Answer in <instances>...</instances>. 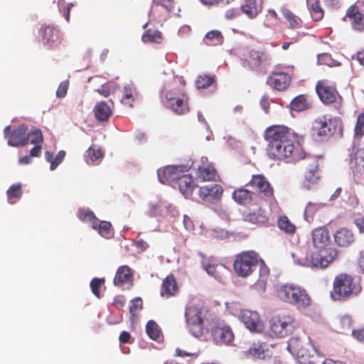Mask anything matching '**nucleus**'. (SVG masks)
I'll list each match as a JSON object with an SVG mask.
<instances>
[{"label":"nucleus","mask_w":364,"mask_h":364,"mask_svg":"<svg viewBox=\"0 0 364 364\" xmlns=\"http://www.w3.org/2000/svg\"><path fill=\"white\" fill-rule=\"evenodd\" d=\"M314 251L302 247L291 253L295 265L311 269H324L338 257V250L331 245L329 232L325 227L314 229L311 233Z\"/></svg>","instance_id":"obj_1"},{"label":"nucleus","mask_w":364,"mask_h":364,"mask_svg":"<svg viewBox=\"0 0 364 364\" xmlns=\"http://www.w3.org/2000/svg\"><path fill=\"white\" fill-rule=\"evenodd\" d=\"M163 102L177 114H185L189 112L188 96L184 85H177L176 82L164 87L161 92Z\"/></svg>","instance_id":"obj_2"},{"label":"nucleus","mask_w":364,"mask_h":364,"mask_svg":"<svg viewBox=\"0 0 364 364\" xmlns=\"http://www.w3.org/2000/svg\"><path fill=\"white\" fill-rule=\"evenodd\" d=\"M277 145L279 148L276 152L272 150V147H267V152L270 159L296 163L305 158L304 149L299 143H294V139L284 141Z\"/></svg>","instance_id":"obj_3"},{"label":"nucleus","mask_w":364,"mask_h":364,"mask_svg":"<svg viewBox=\"0 0 364 364\" xmlns=\"http://www.w3.org/2000/svg\"><path fill=\"white\" fill-rule=\"evenodd\" d=\"M277 295L283 301L295 305L299 309H306L311 304V298L306 290L299 286L282 285L278 289Z\"/></svg>","instance_id":"obj_4"},{"label":"nucleus","mask_w":364,"mask_h":364,"mask_svg":"<svg viewBox=\"0 0 364 364\" xmlns=\"http://www.w3.org/2000/svg\"><path fill=\"white\" fill-rule=\"evenodd\" d=\"M295 328V318L290 314L279 313L272 316L269 321V333L272 338H284Z\"/></svg>","instance_id":"obj_5"},{"label":"nucleus","mask_w":364,"mask_h":364,"mask_svg":"<svg viewBox=\"0 0 364 364\" xmlns=\"http://www.w3.org/2000/svg\"><path fill=\"white\" fill-rule=\"evenodd\" d=\"M309 346L311 350L303 348L301 341L299 337H292L288 342L287 349L294 355H296L300 364H316V357L319 355L318 352L312 341L308 337Z\"/></svg>","instance_id":"obj_6"},{"label":"nucleus","mask_w":364,"mask_h":364,"mask_svg":"<svg viewBox=\"0 0 364 364\" xmlns=\"http://www.w3.org/2000/svg\"><path fill=\"white\" fill-rule=\"evenodd\" d=\"M185 318L190 333L196 338H200L208 332L205 327V315L203 309L196 306L187 307Z\"/></svg>","instance_id":"obj_7"},{"label":"nucleus","mask_w":364,"mask_h":364,"mask_svg":"<svg viewBox=\"0 0 364 364\" xmlns=\"http://www.w3.org/2000/svg\"><path fill=\"white\" fill-rule=\"evenodd\" d=\"M259 262L258 255L254 251L242 252L237 255L233 264L235 273L241 277L250 275Z\"/></svg>","instance_id":"obj_8"},{"label":"nucleus","mask_w":364,"mask_h":364,"mask_svg":"<svg viewBox=\"0 0 364 364\" xmlns=\"http://www.w3.org/2000/svg\"><path fill=\"white\" fill-rule=\"evenodd\" d=\"M264 137L268 143L267 147H272L276 152L279 148L277 144L294 139V134L285 126L273 125L266 129Z\"/></svg>","instance_id":"obj_9"},{"label":"nucleus","mask_w":364,"mask_h":364,"mask_svg":"<svg viewBox=\"0 0 364 364\" xmlns=\"http://www.w3.org/2000/svg\"><path fill=\"white\" fill-rule=\"evenodd\" d=\"M316 89L320 100L324 104L335 102L339 106L341 105L342 98L337 92L334 83L327 80H319Z\"/></svg>","instance_id":"obj_10"},{"label":"nucleus","mask_w":364,"mask_h":364,"mask_svg":"<svg viewBox=\"0 0 364 364\" xmlns=\"http://www.w3.org/2000/svg\"><path fill=\"white\" fill-rule=\"evenodd\" d=\"M353 278L349 275L337 277L333 283V290L331 292L333 300H341L349 296L352 291Z\"/></svg>","instance_id":"obj_11"},{"label":"nucleus","mask_w":364,"mask_h":364,"mask_svg":"<svg viewBox=\"0 0 364 364\" xmlns=\"http://www.w3.org/2000/svg\"><path fill=\"white\" fill-rule=\"evenodd\" d=\"M304 159H305L306 171L302 186L306 189H310L319 180L318 172V161L317 158L313 156L305 157Z\"/></svg>","instance_id":"obj_12"},{"label":"nucleus","mask_w":364,"mask_h":364,"mask_svg":"<svg viewBox=\"0 0 364 364\" xmlns=\"http://www.w3.org/2000/svg\"><path fill=\"white\" fill-rule=\"evenodd\" d=\"M43 43L50 49H56L61 44L60 31L53 26H43L40 29Z\"/></svg>","instance_id":"obj_13"},{"label":"nucleus","mask_w":364,"mask_h":364,"mask_svg":"<svg viewBox=\"0 0 364 364\" xmlns=\"http://www.w3.org/2000/svg\"><path fill=\"white\" fill-rule=\"evenodd\" d=\"M240 318L250 331L260 333L264 330V323L257 311L247 309L242 310Z\"/></svg>","instance_id":"obj_14"},{"label":"nucleus","mask_w":364,"mask_h":364,"mask_svg":"<svg viewBox=\"0 0 364 364\" xmlns=\"http://www.w3.org/2000/svg\"><path fill=\"white\" fill-rule=\"evenodd\" d=\"M291 82V76L287 70L276 68L267 78V83L278 91L286 90Z\"/></svg>","instance_id":"obj_15"},{"label":"nucleus","mask_w":364,"mask_h":364,"mask_svg":"<svg viewBox=\"0 0 364 364\" xmlns=\"http://www.w3.org/2000/svg\"><path fill=\"white\" fill-rule=\"evenodd\" d=\"M187 171L186 166H168L157 171L159 180L164 184L177 181L183 173Z\"/></svg>","instance_id":"obj_16"},{"label":"nucleus","mask_w":364,"mask_h":364,"mask_svg":"<svg viewBox=\"0 0 364 364\" xmlns=\"http://www.w3.org/2000/svg\"><path fill=\"white\" fill-rule=\"evenodd\" d=\"M223 193V189L218 184H210L200 188L198 195L200 198L205 203H215L220 198Z\"/></svg>","instance_id":"obj_17"},{"label":"nucleus","mask_w":364,"mask_h":364,"mask_svg":"<svg viewBox=\"0 0 364 364\" xmlns=\"http://www.w3.org/2000/svg\"><path fill=\"white\" fill-rule=\"evenodd\" d=\"M28 127L21 124L14 128L9 135L8 144L11 146H23L28 143Z\"/></svg>","instance_id":"obj_18"},{"label":"nucleus","mask_w":364,"mask_h":364,"mask_svg":"<svg viewBox=\"0 0 364 364\" xmlns=\"http://www.w3.org/2000/svg\"><path fill=\"white\" fill-rule=\"evenodd\" d=\"M349 166L355 174H364V147L349 154Z\"/></svg>","instance_id":"obj_19"},{"label":"nucleus","mask_w":364,"mask_h":364,"mask_svg":"<svg viewBox=\"0 0 364 364\" xmlns=\"http://www.w3.org/2000/svg\"><path fill=\"white\" fill-rule=\"evenodd\" d=\"M346 17L349 18L354 31L358 32L364 31V15L356 6L353 5L348 8Z\"/></svg>","instance_id":"obj_20"},{"label":"nucleus","mask_w":364,"mask_h":364,"mask_svg":"<svg viewBox=\"0 0 364 364\" xmlns=\"http://www.w3.org/2000/svg\"><path fill=\"white\" fill-rule=\"evenodd\" d=\"M250 184L266 197L270 198L273 196V189L263 175H254Z\"/></svg>","instance_id":"obj_21"},{"label":"nucleus","mask_w":364,"mask_h":364,"mask_svg":"<svg viewBox=\"0 0 364 364\" xmlns=\"http://www.w3.org/2000/svg\"><path fill=\"white\" fill-rule=\"evenodd\" d=\"M334 241L338 246L347 247L354 242L355 236L350 229L342 228L334 233Z\"/></svg>","instance_id":"obj_22"},{"label":"nucleus","mask_w":364,"mask_h":364,"mask_svg":"<svg viewBox=\"0 0 364 364\" xmlns=\"http://www.w3.org/2000/svg\"><path fill=\"white\" fill-rule=\"evenodd\" d=\"M180 192L186 198L192 196L193 190L196 187L193 176L183 173L177 181Z\"/></svg>","instance_id":"obj_23"},{"label":"nucleus","mask_w":364,"mask_h":364,"mask_svg":"<svg viewBox=\"0 0 364 364\" xmlns=\"http://www.w3.org/2000/svg\"><path fill=\"white\" fill-rule=\"evenodd\" d=\"M240 8L250 18H255L262 11V3L259 0H244Z\"/></svg>","instance_id":"obj_24"},{"label":"nucleus","mask_w":364,"mask_h":364,"mask_svg":"<svg viewBox=\"0 0 364 364\" xmlns=\"http://www.w3.org/2000/svg\"><path fill=\"white\" fill-rule=\"evenodd\" d=\"M140 97V94L134 84L124 87L121 102L127 107H132L134 102Z\"/></svg>","instance_id":"obj_25"},{"label":"nucleus","mask_w":364,"mask_h":364,"mask_svg":"<svg viewBox=\"0 0 364 364\" xmlns=\"http://www.w3.org/2000/svg\"><path fill=\"white\" fill-rule=\"evenodd\" d=\"M133 274L129 267L120 266L114 278V284L117 287H123L125 284L132 283Z\"/></svg>","instance_id":"obj_26"},{"label":"nucleus","mask_w":364,"mask_h":364,"mask_svg":"<svg viewBox=\"0 0 364 364\" xmlns=\"http://www.w3.org/2000/svg\"><path fill=\"white\" fill-rule=\"evenodd\" d=\"M256 197V193L242 188L235 190L232 193L235 201L242 205L250 204Z\"/></svg>","instance_id":"obj_27"},{"label":"nucleus","mask_w":364,"mask_h":364,"mask_svg":"<svg viewBox=\"0 0 364 364\" xmlns=\"http://www.w3.org/2000/svg\"><path fill=\"white\" fill-rule=\"evenodd\" d=\"M331 132L326 118L321 117L316 119L312 123L311 132L314 136H325Z\"/></svg>","instance_id":"obj_28"},{"label":"nucleus","mask_w":364,"mask_h":364,"mask_svg":"<svg viewBox=\"0 0 364 364\" xmlns=\"http://www.w3.org/2000/svg\"><path fill=\"white\" fill-rule=\"evenodd\" d=\"M267 60L268 57L264 53L252 50L249 53L245 60L250 68L257 69Z\"/></svg>","instance_id":"obj_29"},{"label":"nucleus","mask_w":364,"mask_h":364,"mask_svg":"<svg viewBox=\"0 0 364 364\" xmlns=\"http://www.w3.org/2000/svg\"><path fill=\"white\" fill-rule=\"evenodd\" d=\"M178 291V286L176 279L173 274L167 276L164 280L161 285V295L162 296H173Z\"/></svg>","instance_id":"obj_30"},{"label":"nucleus","mask_w":364,"mask_h":364,"mask_svg":"<svg viewBox=\"0 0 364 364\" xmlns=\"http://www.w3.org/2000/svg\"><path fill=\"white\" fill-rule=\"evenodd\" d=\"M94 114L99 122H106L112 114V110L105 102H100L95 106Z\"/></svg>","instance_id":"obj_31"},{"label":"nucleus","mask_w":364,"mask_h":364,"mask_svg":"<svg viewBox=\"0 0 364 364\" xmlns=\"http://www.w3.org/2000/svg\"><path fill=\"white\" fill-rule=\"evenodd\" d=\"M228 328L224 321H218L212 329V336L213 340L217 343H226V334Z\"/></svg>","instance_id":"obj_32"},{"label":"nucleus","mask_w":364,"mask_h":364,"mask_svg":"<svg viewBox=\"0 0 364 364\" xmlns=\"http://www.w3.org/2000/svg\"><path fill=\"white\" fill-rule=\"evenodd\" d=\"M216 174V170L212 165H204L198 168L197 178L202 181H213L215 180Z\"/></svg>","instance_id":"obj_33"},{"label":"nucleus","mask_w":364,"mask_h":364,"mask_svg":"<svg viewBox=\"0 0 364 364\" xmlns=\"http://www.w3.org/2000/svg\"><path fill=\"white\" fill-rule=\"evenodd\" d=\"M203 267L206 272L218 280H222L225 277V267L221 264H210L206 261L203 262Z\"/></svg>","instance_id":"obj_34"},{"label":"nucleus","mask_w":364,"mask_h":364,"mask_svg":"<svg viewBox=\"0 0 364 364\" xmlns=\"http://www.w3.org/2000/svg\"><path fill=\"white\" fill-rule=\"evenodd\" d=\"M141 41L144 43H161L163 35L159 30L149 28L143 33Z\"/></svg>","instance_id":"obj_35"},{"label":"nucleus","mask_w":364,"mask_h":364,"mask_svg":"<svg viewBox=\"0 0 364 364\" xmlns=\"http://www.w3.org/2000/svg\"><path fill=\"white\" fill-rule=\"evenodd\" d=\"M306 4L314 21H320L323 17V11L320 6L319 0H306Z\"/></svg>","instance_id":"obj_36"},{"label":"nucleus","mask_w":364,"mask_h":364,"mask_svg":"<svg viewBox=\"0 0 364 364\" xmlns=\"http://www.w3.org/2000/svg\"><path fill=\"white\" fill-rule=\"evenodd\" d=\"M77 217L81 221L84 223H89L91 225L92 228H95L96 223H97V220L98 218L95 216V213L90 209H79L77 213Z\"/></svg>","instance_id":"obj_37"},{"label":"nucleus","mask_w":364,"mask_h":364,"mask_svg":"<svg viewBox=\"0 0 364 364\" xmlns=\"http://www.w3.org/2000/svg\"><path fill=\"white\" fill-rule=\"evenodd\" d=\"M97 221L95 228L92 229L97 230L101 236L105 238H110L113 235L112 224L108 221L100 220L99 219Z\"/></svg>","instance_id":"obj_38"},{"label":"nucleus","mask_w":364,"mask_h":364,"mask_svg":"<svg viewBox=\"0 0 364 364\" xmlns=\"http://www.w3.org/2000/svg\"><path fill=\"white\" fill-rule=\"evenodd\" d=\"M21 184L12 185L6 192L8 201L10 204H14L22 196Z\"/></svg>","instance_id":"obj_39"},{"label":"nucleus","mask_w":364,"mask_h":364,"mask_svg":"<svg viewBox=\"0 0 364 364\" xmlns=\"http://www.w3.org/2000/svg\"><path fill=\"white\" fill-rule=\"evenodd\" d=\"M203 41L206 45L217 46L223 43V37L220 31H211L206 33Z\"/></svg>","instance_id":"obj_40"},{"label":"nucleus","mask_w":364,"mask_h":364,"mask_svg":"<svg viewBox=\"0 0 364 364\" xmlns=\"http://www.w3.org/2000/svg\"><path fill=\"white\" fill-rule=\"evenodd\" d=\"M245 218L247 220L255 224H264L268 220V218L266 214L264 213V211L261 208H259V210L257 212L248 213L245 216Z\"/></svg>","instance_id":"obj_41"},{"label":"nucleus","mask_w":364,"mask_h":364,"mask_svg":"<svg viewBox=\"0 0 364 364\" xmlns=\"http://www.w3.org/2000/svg\"><path fill=\"white\" fill-rule=\"evenodd\" d=\"M146 332L150 338L154 341L159 340L161 335V332L158 324L152 320L147 322L146 325Z\"/></svg>","instance_id":"obj_42"},{"label":"nucleus","mask_w":364,"mask_h":364,"mask_svg":"<svg viewBox=\"0 0 364 364\" xmlns=\"http://www.w3.org/2000/svg\"><path fill=\"white\" fill-rule=\"evenodd\" d=\"M309 107L307 97L305 95H299L295 97L291 102V108L296 112H301Z\"/></svg>","instance_id":"obj_43"},{"label":"nucleus","mask_w":364,"mask_h":364,"mask_svg":"<svg viewBox=\"0 0 364 364\" xmlns=\"http://www.w3.org/2000/svg\"><path fill=\"white\" fill-rule=\"evenodd\" d=\"M323 206L324 204L321 203H308L304 210L305 220L308 222H310L313 219L314 214Z\"/></svg>","instance_id":"obj_44"},{"label":"nucleus","mask_w":364,"mask_h":364,"mask_svg":"<svg viewBox=\"0 0 364 364\" xmlns=\"http://www.w3.org/2000/svg\"><path fill=\"white\" fill-rule=\"evenodd\" d=\"M215 82V75H200L196 81V86L198 89H205L213 85Z\"/></svg>","instance_id":"obj_45"},{"label":"nucleus","mask_w":364,"mask_h":364,"mask_svg":"<svg viewBox=\"0 0 364 364\" xmlns=\"http://www.w3.org/2000/svg\"><path fill=\"white\" fill-rule=\"evenodd\" d=\"M282 13L284 17L289 23L290 27L292 28H298L301 26V21L299 18L296 16L291 11L286 8L282 9Z\"/></svg>","instance_id":"obj_46"},{"label":"nucleus","mask_w":364,"mask_h":364,"mask_svg":"<svg viewBox=\"0 0 364 364\" xmlns=\"http://www.w3.org/2000/svg\"><path fill=\"white\" fill-rule=\"evenodd\" d=\"M257 265H258L259 267V279L258 281V284L259 285L264 286L267 280L268 276L269 274V269L262 259L259 258V262Z\"/></svg>","instance_id":"obj_47"},{"label":"nucleus","mask_w":364,"mask_h":364,"mask_svg":"<svg viewBox=\"0 0 364 364\" xmlns=\"http://www.w3.org/2000/svg\"><path fill=\"white\" fill-rule=\"evenodd\" d=\"M278 225L282 230L287 233H294L296 230L295 225L287 216H282L279 218Z\"/></svg>","instance_id":"obj_48"},{"label":"nucleus","mask_w":364,"mask_h":364,"mask_svg":"<svg viewBox=\"0 0 364 364\" xmlns=\"http://www.w3.org/2000/svg\"><path fill=\"white\" fill-rule=\"evenodd\" d=\"M105 278H94L91 280L90 286L93 294L97 298H101L100 289L105 284Z\"/></svg>","instance_id":"obj_49"},{"label":"nucleus","mask_w":364,"mask_h":364,"mask_svg":"<svg viewBox=\"0 0 364 364\" xmlns=\"http://www.w3.org/2000/svg\"><path fill=\"white\" fill-rule=\"evenodd\" d=\"M364 135V113L358 115L354 129V137L356 139H360Z\"/></svg>","instance_id":"obj_50"},{"label":"nucleus","mask_w":364,"mask_h":364,"mask_svg":"<svg viewBox=\"0 0 364 364\" xmlns=\"http://www.w3.org/2000/svg\"><path fill=\"white\" fill-rule=\"evenodd\" d=\"M28 136V141L34 145H41L43 142V136L42 132L40 129H36L32 132H27Z\"/></svg>","instance_id":"obj_51"},{"label":"nucleus","mask_w":364,"mask_h":364,"mask_svg":"<svg viewBox=\"0 0 364 364\" xmlns=\"http://www.w3.org/2000/svg\"><path fill=\"white\" fill-rule=\"evenodd\" d=\"M249 354L255 358H264V350L261 345L254 344L249 350Z\"/></svg>","instance_id":"obj_52"},{"label":"nucleus","mask_w":364,"mask_h":364,"mask_svg":"<svg viewBox=\"0 0 364 364\" xmlns=\"http://www.w3.org/2000/svg\"><path fill=\"white\" fill-rule=\"evenodd\" d=\"M352 324V319L350 316L345 315L339 318L340 331L341 333H345L346 331H349Z\"/></svg>","instance_id":"obj_53"},{"label":"nucleus","mask_w":364,"mask_h":364,"mask_svg":"<svg viewBox=\"0 0 364 364\" xmlns=\"http://www.w3.org/2000/svg\"><path fill=\"white\" fill-rule=\"evenodd\" d=\"M87 156L92 162H94L102 157V152L100 149L92 146L87 150Z\"/></svg>","instance_id":"obj_54"},{"label":"nucleus","mask_w":364,"mask_h":364,"mask_svg":"<svg viewBox=\"0 0 364 364\" xmlns=\"http://www.w3.org/2000/svg\"><path fill=\"white\" fill-rule=\"evenodd\" d=\"M69 87V80H65L61 82L56 91V96L58 98H63L67 95Z\"/></svg>","instance_id":"obj_55"},{"label":"nucleus","mask_w":364,"mask_h":364,"mask_svg":"<svg viewBox=\"0 0 364 364\" xmlns=\"http://www.w3.org/2000/svg\"><path fill=\"white\" fill-rule=\"evenodd\" d=\"M318 63L320 65H326L328 66H332L333 64V60L331 56L328 53L318 54L317 56Z\"/></svg>","instance_id":"obj_56"},{"label":"nucleus","mask_w":364,"mask_h":364,"mask_svg":"<svg viewBox=\"0 0 364 364\" xmlns=\"http://www.w3.org/2000/svg\"><path fill=\"white\" fill-rule=\"evenodd\" d=\"M153 4L156 6H161L164 7L168 11H171L174 7L173 0H153Z\"/></svg>","instance_id":"obj_57"},{"label":"nucleus","mask_w":364,"mask_h":364,"mask_svg":"<svg viewBox=\"0 0 364 364\" xmlns=\"http://www.w3.org/2000/svg\"><path fill=\"white\" fill-rule=\"evenodd\" d=\"M65 151H58V154L54 159V161H52V165H50V170H55L57 166L63 161L65 156Z\"/></svg>","instance_id":"obj_58"},{"label":"nucleus","mask_w":364,"mask_h":364,"mask_svg":"<svg viewBox=\"0 0 364 364\" xmlns=\"http://www.w3.org/2000/svg\"><path fill=\"white\" fill-rule=\"evenodd\" d=\"M352 336L355 339H356L359 342L364 343V327L356 330H353L352 331Z\"/></svg>","instance_id":"obj_59"},{"label":"nucleus","mask_w":364,"mask_h":364,"mask_svg":"<svg viewBox=\"0 0 364 364\" xmlns=\"http://www.w3.org/2000/svg\"><path fill=\"white\" fill-rule=\"evenodd\" d=\"M119 340L121 343H130L132 337L129 332L124 331L120 333Z\"/></svg>","instance_id":"obj_60"},{"label":"nucleus","mask_w":364,"mask_h":364,"mask_svg":"<svg viewBox=\"0 0 364 364\" xmlns=\"http://www.w3.org/2000/svg\"><path fill=\"white\" fill-rule=\"evenodd\" d=\"M125 304V299L123 296H117L114 297L113 301V305L117 308L121 309Z\"/></svg>","instance_id":"obj_61"},{"label":"nucleus","mask_w":364,"mask_h":364,"mask_svg":"<svg viewBox=\"0 0 364 364\" xmlns=\"http://www.w3.org/2000/svg\"><path fill=\"white\" fill-rule=\"evenodd\" d=\"M41 145H35L30 151V156L31 157H38L41 154Z\"/></svg>","instance_id":"obj_62"},{"label":"nucleus","mask_w":364,"mask_h":364,"mask_svg":"<svg viewBox=\"0 0 364 364\" xmlns=\"http://www.w3.org/2000/svg\"><path fill=\"white\" fill-rule=\"evenodd\" d=\"M135 247L141 251H145L149 248V244L142 239L135 242Z\"/></svg>","instance_id":"obj_63"},{"label":"nucleus","mask_w":364,"mask_h":364,"mask_svg":"<svg viewBox=\"0 0 364 364\" xmlns=\"http://www.w3.org/2000/svg\"><path fill=\"white\" fill-rule=\"evenodd\" d=\"M355 224L360 233H364V217H360L355 220Z\"/></svg>","instance_id":"obj_64"}]
</instances>
